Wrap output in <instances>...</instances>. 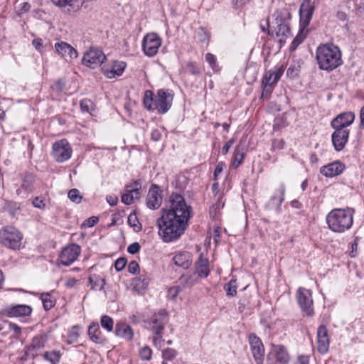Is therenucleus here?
Wrapping results in <instances>:
<instances>
[{
    "label": "nucleus",
    "instance_id": "obj_1",
    "mask_svg": "<svg viewBox=\"0 0 364 364\" xmlns=\"http://www.w3.org/2000/svg\"><path fill=\"white\" fill-rule=\"evenodd\" d=\"M192 216V208L188 205L183 196L172 193L169 198L167 209L157 220L159 233L164 242H171L181 237L188 226Z\"/></svg>",
    "mask_w": 364,
    "mask_h": 364
},
{
    "label": "nucleus",
    "instance_id": "obj_2",
    "mask_svg": "<svg viewBox=\"0 0 364 364\" xmlns=\"http://www.w3.org/2000/svg\"><path fill=\"white\" fill-rule=\"evenodd\" d=\"M316 60L318 68L331 72L342 63V53L338 46L332 43L321 44L316 50Z\"/></svg>",
    "mask_w": 364,
    "mask_h": 364
},
{
    "label": "nucleus",
    "instance_id": "obj_3",
    "mask_svg": "<svg viewBox=\"0 0 364 364\" xmlns=\"http://www.w3.org/2000/svg\"><path fill=\"white\" fill-rule=\"evenodd\" d=\"M354 210L353 208H335L326 216L328 228L337 233H343L349 230L353 223Z\"/></svg>",
    "mask_w": 364,
    "mask_h": 364
},
{
    "label": "nucleus",
    "instance_id": "obj_4",
    "mask_svg": "<svg viewBox=\"0 0 364 364\" xmlns=\"http://www.w3.org/2000/svg\"><path fill=\"white\" fill-rule=\"evenodd\" d=\"M173 95L168 91L161 89L158 90L156 98L151 90H146L144 96V105L148 110L156 109L159 114L166 113L171 108Z\"/></svg>",
    "mask_w": 364,
    "mask_h": 364
},
{
    "label": "nucleus",
    "instance_id": "obj_5",
    "mask_svg": "<svg viewBox=\"0 0 364 364\" xmlns=\"http://www.w3.org/2000/svg\"><path fill=\"white\" fill-rule=\"evenodd\" d=\"M273 16L275 19L277 26L275 28L276 36L279 38V41H285L286 38L291 36L289 21L291 18V14L287 9L277 10Z\"/></svg>",
    "mask_w": 364,
    "mask_h": 364
},
{
    "label": "nucleus",
    "instance_id": "obj_6",
    "mask_svg": "<svg viewBox=\"0 0 364 364\" xmlns=\"http://www.w3.org/2000/svg\"><path fill=\"white\" fill-rule=\"evenodd\" d=\"M22 239V234L14 227L7 226L0 230V243L6 247L19 249Z\"/></svg>",
    "mask_w": 364,
    "mask_h": 364
},
{
    "label": "nucleus",
    "instance_id": "obj_7",
    "mask_svg": "<svg viewBox=\"0 0 364 364\" xmlns=\"http://www.w3.org/2000/svg\"><path fill=\"white\" fill-rule=\"evenodd\" d=\"M284 72L283 65L276 66L274 70L266 72L263 76L262 85L263 91L262 97H267L272 90V86L276 85Z\"/></svg>",
    "mask_w": 364,
    "mask_h": 364
},
{
    "label": "nucleus",
    "instance_id": "obj_8",
    "mask_svg": "<svg viewBox=\"0 0 364 364\" xmlns=\"http://www.w3.org/2000/svg\"><path fill=\"white\" fill-rule=\"evenodd\" d=\"M73 154V149L66 139L55 141L52 146V156L58 163L69 160Z\"/></svg>",
    "mask_w": 364,
    "mask_h": 364
},
{
    "label": "nucleus",
    "instance_id": "obj_9",
    "mask_svg": "<svg viewBox=\"0 0 364 364\" xmlns=\"http://www.w3.org/2000/svg\"><path fill=\"white\" fill-rule=\"evenodd\" d=\"M296 299L303 314L311 317L314 314L311 291L303 287L299 288Z\"/></svg>",
    "mask_w": 364,
    "mask_h": 364
},
{
    "label": "nucleus",
    "instance_id": "obj_10",
    "mask_svg": "<svg viewBox=\"0 0 364 364\" xmlns=\"http://www.w3.org/2000/svg\"><path fill=\"white\" fill-rule=\"evenodd\" d=\"M81 248L78 245L71 244L64 247L58 255V264L70 266L79 257Z\"/></svg>",
    "mask_w": 364,
    "mask_h": 364
},
{
    "label": "nucleus",
    "instance_id": "obj_11",
    "mask_svg": "<svg viewBox=\"0 0 364 364\" xmlns=\"http://www.w3.org/2000/svg\"><path fill=\"white\" fill-rule=\"evenodd\" d=\"M142 183L141 180H136L124 187V192L122 195L121 200L125 205H131L140 198Z\"/></svg>",
    "mask_w": 364,
    "mask_h": 364
},
{
    "label": "nucleus",
    "instance_id": "obj_12",
    "mask_svg": "<svg viewBox=\"0 0 364 364\" xmlns=\"http://www.w3.org/2000/svg\"><path fill=\"white\" fill-rule=\"evenodd\" d=\"M162 40L156 33L146 34L143 39L142 48L146 55L154 56L161 46Z\"/></svg>",
    "mask_w": 364,
    "mask_h": 364
},
{
    "label": "nucleus",
    "instance_id": "obj_13",
    "mask_svg": "<svg viewBox=\"0 0 364 364\" xmlns=\"http://www.w3.org/2000/svg\"><path fill=\"white\" fill-rule=\"evenodd\" d=\"M290 356L283 346H273L267 354V364H289Z\"/></svg>",
    "mask_w": 364,
    "mask_h": 364
},
{
    "label": "nucleus",
    "instance_id": "obj_14",
    "mask_svg": "<svg viewBox=\"0 0 364 364\" xmlns=\"http://www.w3.org/2000/svg\"><path fill=\"white\" fill-rule=\"evenodd\" d=\"M106 56L102 50L91 48L83 55L82 63L90 68H95L100 66L105 60Z\"/></svg>",
    "mask_w": 364,
    "mask_h": 364
},
{
    "label": "nucleus",
    "instance_id": "obj_15",
    "mask_svg": "<svg viewBox=\"0 0 364 364\" xmlns=\"http://www.w3.org/2000/svg\"><path fill=\"white\" fill-rule=\"evenodd\" d=\"M48 341L46 334H39L35 336L29 346L25 348V354L26 357L34 358L44 348Z\"/></svg>",
    "mask_w": 364,
    "mask_h": 364
},
{
    "label": "nucleus",
    "instance_id": "obj_16",
    "mask_svg": "<svg viewBox=\"0 0 364 364\" xmlns=\"http://www.w3.org/2000/svg\"><path fill=\"white\" fill-rule=\"evenodd\" d=\"M335 131L331 135L332 143L335 149L341 151L345 147L349 137V129L333 128Z\"/></svg>",
    "mask_w": 364,
    "mask_h": 364
},
{
    "label": "nucleus",
    "instance_id": "obj_17",
    "mask_svg": "<svg viewBox=\"0 0 364 364\" xmlns=\"http://www.w3.org/2000/svg\"><path fill=\"white\" fill-rule=\"evenodd\" d=\"M166 323L167 314L165 311L161 310L152 316L149 324L155 334H159L164 331Z\"/></svg>",
    "mask_w": 364,
    "mask_h": 364
},
{
    "label": "nucleus",
    "instance_id": "obj_18",
    "mask_svg": "<svg viewBox=\"0 0 364 364\" xmlns=\"http://www.w3.org/2000/svg\"><path fill=\"white\" fill-rule=\"evenodd\" d=\"M314 10L311 0H303L299 9L300 26L302 29L309 24Z\"/></svg>",
    "mask_w": 364,
    "mask_h": 364
},
{
    "label": "nucleus",
    "instance_id": "obj_19",
    "mask_svg": "<svg viewBox=\"0 0 364 364\" xmlns=\"http://www.w3.org/2000/svg\"><path fill=\"white\" fill-rule=\"evenodd\" d=\"M162 203L161 191L157 185H152L146 196V205L152 210L158 209Z\"/></svg>",
    "mask_w": 364,
    "mask_h": 364
},
{
    "label": "nucleus",
    "instance_id": "obj_20",
    "mask_svg": "<svg viewBox=\"0 0 364 364\" xmlns=\"http://www.w3.org/2000/svg\"><path fill=\"white\" fill-rule=\"evenodd\" d=\"M252 354L256 364H263L264 360V348L260 338L252 333Z\"/></svg>",
    "mask_w": 364,
    "mask_h": 364
},
{
    "label": "nucleus",
    "instance_id": "obj_21",
    "mask_svg": "<svg viewBox=\"0 0 364 364\" xmlns=\"http://www.w3.org/2000/svg\"><path fill=\"white\" fill-rule=\"evenodd\" d=\"M355 119V114L352 112H346L341 113L335 117L331 122L333 128L346 129L350 125Z\"/></svg>",
    "mask_w": 364,
    "mask_h": 364
},
{
    "label": "nucleus",
    "instance_id": "obj_22",
    "mask_svg": "<svg viewBox=\"0 0 364 364\" xmlns=\"http://www.w3.org/2000/svg\"><path fill=\"white\" fill-rule=\"evenodd\" d=\"M56 52L66 60H71L77 58V50L70 44L60 41L55 44Z\"/></svg>",
    "mask_w": 364,
    "mask_h": 364
},
{
    "label": "nucleus",
    "instance_id": "obj_23",
    "mask_svg": "<svg viewBox=\"0 0 364 364\" xmlns=\"http://www.w3.org/2000/svg\"><path fill=\"white\" fill-rule=\"evenodd\" d=\"M126 63L122 61H114L111 65L103 68L104 75L108 78L121 76L126 68Z\"/></svg>",
    "mask_w": 364,
    "mask_h": 364
},
{
    "label": "nucleus",
    "instance_id": "obj_24",
    "mask_svg": "<svg viewBox=\"0 0 364 364\" xmlns=\"http://www.w3.org/2000/svg\"><path fill=\"white\" fill-rule=\"evenodd\" d=\"M172 261L177 267L186 269L192 264V255L189 252L180 251L175 253Z\"/></svg>",
    "mask_w": 364,
    "mask_h": 364
},
{
    "label": "nucleus",
    "instance_id": "obj_25",
    "mask_svg": "<svg viewBox=\"0 0 364 364\" xmlns=\"http://www.w3.org/2000/svg\"><path fill=\"white\" fill-rule=\"evenodd\" d=\"M317 338L318 351L321 353H326L329 346V338L327 328L324 325L318 326L317 330Z\"/></svg>",
    "mask_w": 364,
    "mask_h": 364
},
{
    "label": "nucleus",
    "instance_id": "obj_26",
    "mask_svg": "<svg viewBox=\"0 0 364 364\" xmlns=\"http://www.w3.org/2000/svg\"><path fill=\"white\" fill-rule=\"evenodd\" d=\"M284 193L285 187L283 184H280L276 193L271 197L270 200L267 204V208L279 211L281 205L284 199Z\"/></svg>",
    "mask_w": 364,
    "mask_h": 364
},
{
    "label": "nucleus",
    "instance_id": "obj_27",
    "mask_svg": "<svg viewBox=\"0 0 364 364\" xmlns=\"http://www.w3.org/2000/svg\"><path fill=\"white\" fill-rule=\"evenodd\" d=\"M195 273L199 278H206L210 274L209 260L200 254L195 264Z\"/></svg>",
    "mask_w": 364,
    "mask_h": 364
},
{
    "label": "nucleus",
    "instance_id": "obj_28",
    "mask_svg": "<svg viewBox=\"0 0 364 364\" xmlns=\"http://www.w3.org/2000/svg\"><path fill=\"white\" fill-rule=\"evenodd\" d=\"M114 333L117 336L127 341H131L134 337V331L132 327L122 321L116 323Z\"/></svg>",
    "mask_w": 364,
    "mask_h": 364
},
{
    "label": "nucleus",
    "instance_id": "obj_29",
    "mask_svg": "<svg viewBox=\"0 0 364 364\" xmlns=\"http://www.w3.org/2000/svg\"><path fill=\"white\" fill-rule=\"evenodd\" d=\"M344 165L339 161L331 163L321 168V173L326 177H333L343 172Z\"/></svg>",
    "mask_w": 364,
    "mask_h": 364
},
{
    "label": "nucleus",
    "instance_id": "obj_30",
    "mask_svg": "<svg viewBox=\"0 0 364 364\" xmlns=\"http://www.w3.org/2000/svg\"><path fill=\"white\" fill-rule=\"evenodd\" d=\"M32 309L30 306L19 304L7 309V315L10 317L26 316L31 314Z\"/></svg>",
    "mask_w": 364,
    "mask_h": 364
},
{
    "label": "nucleus",
    "instance_id": "obj_31",
    "mask_svg": "<svg viewBox=\"0 0 364 364\" xmlns=\"http://www.w3.org/2000/svg\"><path fill=\"white\" fill-rule=\"evenodd\" d=\"M88 335L90 339L96 343H102L103 342L98 323L94 322L90 325L88 328Z\"/></svg>",
    "mask_w": 364,
    "mask_h": 364
},
{
    "label": "nucleus",
    "instance_id": "obj_32",
    "mask_svg": "<svg viewBox=\"0 0 364 364\" xmlns=\"http://www.w3.org/2000/svg\"><path fill=\"white\" fill-rule=\"evenodd\" d=\"M149 281L150 279L149 277L141 275L139 277L133 279L132 285L137 292L140 293L147 288Z\"/></svg>",
    "mask_w": 364,
    "mask_h": 364
},
{
    "label": "nucleus",
    "instance_id": "obj_33",
    "mask_svg": "<svg viewBox=\"0 0 364 364\" xmlns=\"http://www.w3.org/2000/svg\"><path fill=\"white\" fill-rule=\"evenodd\" d=\"M89 284L92 287V289L93 290H99L101 291L103 289L104 286L105 284V279L102 278L100 275L97 274H92L90 276Z\"/></svg>",
    "mask_w": 364,
    "mask_h": 364
},
{
    "label": "nucleus",
    "instance_id": "obj_34",
    "mask_svg": "<svg viewBox=\"0 0 364 364\" xmlns=\"http://www.w3.org/2000/svg\"><path fill=\"white\" fill-rule=\"evenodd\" d=\"M198 278L199 277L195 272L192 274H183L179 278V282L185 287H191L197 283Z\"/></svg>",
    "mask_w": 364,
    "mask_h": 364
},
{
    "label": "nucleus",
    "instance_id": "obj_35",
    "mask_svg": "<svg viewBox=\"0 0 364 364\" xmlns=\"http://www.w3.org/2000/svg\"><path fill=\"white\" fill-rule=\"evenodd\" d=\"M41 299L46 310H49L55 306V299L50 293H42Z\"/></svg>",
    "mask_w": 364,
    "mask_h": 364
},
{
    "label": "nucleus",
    "instance_id": "obj_36",
    "mask_svg": "<svg viewBox=\"0 0 364 364\" xmlns=\"http://www.w3.org/2000/svg\"><path fill=\"white\" fill-rule=\"evenodd\" d=\"M51 1L59 7L70 6L73 10H78L77 0H51Z\"/></svg>",
    "mask_w": 364,
    "mask_h": 364
},
{
    "label": "nucleus",
    "instance_id": "obj_37",
    "mask_svg": "<svg viewBox=\"0 0 364 364\" xmlns=\"http://www.w3.org/2000/svg\"><path fill=\"white\" fill-rule=\"evenodd\" d=\"M43 357L52 364H57L60 362L61 354L58 350L47 351L44 353Z\"/></svg>",
    "mask_w": 364,
    "mask_h": 364
},
{
    "label": "nucleus",
    "instance_id": "obj_38",
    "mask_svg": "<svg viewBox=\"0 0 364 364\" xmlns=\"http://www.w3.org/2000/svg\"><path fill=\"white\" fill-rule=\"evenodd\" d=\"M100 324L107 331L111 332L114 328V320L107 315H103L100 318Z\"/></svg>",
    "mask_w": 364,
    "mask_h": 364
},
{
    "label": "nucleus",
    "instance_id": "obj_39",
    "mask_svg": "<svg viewBox=\"0 0 364 364\" xmlns=\"http://www.w3.org/2000/svg\"><path fill=\"white\" fill-rule=\"evenodd\" d=\"M68 198L73 203L79 204L81 203L82 196L80 193V191L77 188H73L69 191L68 193Z\"/></svg>",
    "mask_w": 364,
    "mask_h": 364
},
{
    "label": "nucleus",
    "instance_id": "obj_40",
    "mask_svg": "<svg viewBox=\"0 0 364 364\" xmlns=\"http://www.w3.org/2000/svg\"><path fill=\"white\" fill-rule=\"evenodd\" d=\"M224 289L228 296H234L237 293L236 279H232L224 286Z\"/></svg>",
    "mask_w": 364,
    "mask_h": 364
},
{
    "label": "nucleus",
    "instance_id": "obj_41",
    "mask_svg": "<svg viewBox=\"0 0 364 364\" xmlns=\"http://www.w3.org/2000/svg\"><path fill=\"white\" fill-rule=\"evenodd\" d=\"M205 60L208 63L214 72H217L220 70L219 65L217 63V58L213 54L210 53H206Z\"/></svg>",
    "mask_w": 364,
    "mask_h": 364
},
{
    "label": "nucleus",
    "instance_id": "obj_42",
    "mask_svg": "<svg viewBox=\"0 0 364 364\" xmlns=\"http://www.w3.org/2000/svg\"><path fill=\"white\" fill-rule=\"evenodd\" d=\"M128 224L134 228V230L138 232L141 230V225L139 224L136 214L132 213L128 216Z\"/></svg>",
    "mask_w": 364,
    "mask_h": 364
},
{
    "label": "nucleus",
    "instance_id": "obj_43",
    "mask_svg": "<svg viewBox=\"0 0 364 364\" xmlns=\"http://www.w3.org/2000/svg\"><path fill=\"white\" fill-rule=\"evenodd\" d=\"M244 159V153L242 151H240L239 148H237L235 151L234 154V161L232 163V166L234 168H237L239 165L242 163Z\"/></svg>",
    "mask_w": 364,
    "mask_h": 364
},
{
    "label": "nucleus",
    "instance_id": "obj_44",
    "mask_svg": "<svg viewBox=\"0 0 364 364\" xmlns=\"http://www.w3.org/2000/svg\"><path fill=\"white\" fill-rule=\"evenodd\" d=\"M152 350L148 346H144L139 351V355L144 360H149L151 358Z\"/></svg>",
    "mask_w": 364,
    "mask_h": 364
},
{
    "label": "nucleus",
    "instance_id": "obj_45",
    "mask_svg": "<svg viewBox=\"0 0 364 364\" xmlns=\"http://www.w3.org/2000/svg\"><path fill=\"white\" fill-rule=\"evenodd\" d=\"M177 353L173 348H166L163 351V358L164 360H171L176 356Z\"/></svg>",
    "mask_w": 364,
    "mask_h": 364
},
{
    "label": "nucleus",
    "instance_id": "obj_46",
    "mask_svg": "<svg viewBox=\"0 0 364 364\" xmlns=\"http://www.w3.org/2000/svg\"><path fill=\"white\" fill-rule=\"evenodd\" d=\"M33 181V179L31 175H26L23 179L21 187L26 191H30Z\"/></svg>",
    "mask_w": 364,
    "mask_h": 364
},
{
    "label": "nucleus",
    "instance_id": "obj_47",
    "mask_svg": "<svg viewBox=\"0 0 364 364\" xmlns=\"http://www.w3.org/2000/svg\"><path fill=\"white\" fill-rule=\"evenodd\" d=\"M80 105L82 112H90V107L92 105V102L90 100L84 99L80 101Z\"/></svg>",
    "mask_w": 364,
    "mask_h": 364
},
{
    "label": "nucleus",
    "instance_id": "obj_48",
    "mask_svg": "<svg viewBox=\"0 0 364 364\" xmlns=\"http://www.w3.org/2000/svg\"><path fill=\"white\" fill-rule=\"evenodd\" d=\"M6 328L9 330L14 331L16 333H21V328L18 326H17L15 323L8 322V321H3V328Z\"/></svg>",
    "mask_w": 364,
    "mask_h": 364
},
{
    "label": "nucleus",
    "instance_id": "obj_49",
    "mask_svg": "<svg viewBox=\"0 0 364 364\" xmlns=\"http://www.w3.org/2000/svg\"><path fill=\"white\" fill-rule=\"evenodd\" d=\"M181 291L180 287L175 286L168 289V297L172 299H175Z\"/></svg>",
    "mask_w": 364,
    "mask_h": 364
},
{
    "label": "nucleus",
    "instance_id": "obj_50",
    "mask_svg": "<svg viewBox=\"0 0 364 364\" xmlns=\"http://www.w3.org/2000/svg\"><path fill=\"white\" fill-rule=\"evenodd\" d=\"M127 264V260L124 257L117 259L114 263V267L117 272L122 271Z\"/></svg>",
    "mask_w": 364,
    "mask_h": 364
},
{
    "label": "nucleus",
    "instance_id": "obj_51",
    "mask_svg": "<svg viewBox=\"0 0 364 364\" xmlns=\"http://www.w3.org/2000/svg\"><path fill=\"white\" fill-rule=\"evenodd\" d=\"M304 39V37L301 34L299 33L293 40L291 46V48L292 50H295L299 45H300Z\"/></svg>",
    "mask_w": 364,
    "mask_h": 364
},
{
    "label": "nucleus",
    "instance_id": "obj_52",
    "mask_svg": "<svg viewBox=\"0 0 364 364\" xmlns=\"http://www.w3.org/2000/svg\"><path fill=\"white\" fill-rule=\"evenodd\" d=\"M225 164L223 162H219L216 166L214 171V180L217 181L218 176L223 171Z\"/></svg>",
    "mask_w": 364,
    "mask_h": 364
},
{
    "label": "nucleus",
    "instance_id": "obj_53",
    "mask_svg": "<svg viewBox=\"0 0 364 364\" xmlns=\"http://www.w3.org/2000/svg\"><path fill=\"white\" fill-rule=\"evenodd\" d=\"M140 250V245L138 242H134L129 245L127 248V251L130 254H136Z\"/></svg>",
    "mask_w": 364,
    "mask_h": 364
},
{
    "label": "nucleus",
    "instance_id": "obj_54",
    "mask_svg": "<svg viewBox=\"0 0 364 364\" xmlns=\"http://www.w3.org/2000/svg\"><path fill=\"white\" fill-rule=\"evenodd\" d=\"M139 268V264L136 261H132L128 265V271L131 274H136Z\"/></svg>",
    "mask_w": 364,
    "mask_h": 364
},
{
    "label": "nucleus",
    "instance_id": "obj_55",
    "mask_svg": "<svg viewBox=\"0 0 364 364\" xmlns=\"http://www.w3.org/2000/svg\"><path fill=\"white\" fill-rule=\"evenodd\" d=\"M32 45L36 48V50L41 52L43 50V41L41 38H36L33 40Z\"/></svg>",
    "mask_w": 364,
    "mask_h": 364
},
{
    "label": "nucleus",
    "instance_id": "obj_56",
    "mask_svg": "<svg viewBox=\"0 0 364 364\" xmlns=\"http://www.w3.org/2000/svg\"><path fill=\"white\" fill-rule=\"evenodd\" d=\"M33 205L38 208L43 209L46 206L44 201L39 197H36L33 200Z\"/></svg>",
    "mask_w": 364,
    "mask_h": 364
},
{
    "label": "nucleus",
    "instance_id": "obj_57",
    "mask_svg": "<svg viewBox=\"0 0 364 364\" xmlns=\"http://www.w3.org/2000/svg\"><path fill=\"white\" fill-rule=\"evenodd\" d=\"M259 26L263 32L269 34V21L268 18L262 21L259 24Z\"/></svg>",
    "mask_w": 364,
    "mask_h": 364
},
{
    "label": "nucleus",
    "instance_id": "obj_58",
    "mask_svg": "<svg viewBox=\"0 0 364 364\" xmlns=\"http://www.w3.org/2000/svg\"><path fill=\"white\" fill-rule=\"evenodd\" d=\"M235 143V139H230L224 146L222 148V154H228V152L229 151L230 149L232 146V145L234 144Z\"/></svg>",
    "mask_w": 364,
    "mask_h": 364
},
{
    "label": "nucleus",
    "instance_id": "obj_59",
    "mask_svg": "<svg viewBox=\"0 0 364 364\" xmlns=\"http://www.w3.org/2000/svg\"><path fill=\"white\" fill-rule=\"evenodd\" d=\"M106 200L111 206H114L118 203L117 196L113 194L107 196Z\"/></svg>",
    "mask_w": 364,
    "mask_h": 364
},
{
    "label": "nucleus",
    "instance_id": "obj_60",
    "mask_svg": "<svg viewBox=\"0 0 364 364\" xmlns=\"http://www.w3.org/2000/svg\"><path fill=\"white\" fill-rule=\"evenodd\" d=\"M77 282H78V280L76 279L75 278L69 277L66 280L65 287L69 289L73 288L77 284Z\"/></svg>",
    "mask_w": 364,
    "mask_h": 364
},
{
    "label": "nucleus",
    "instance_id": "obj_61",
    "mask_svg": "<svg viewBox=\"0 0 364 364\" xmlns=\"http://www.w3.org/2000/svg\"><path fill=\"white\" fill-rule=\"evenodd\" d=\"M294 364H309V357L307 355H299Z\"/></svg>",
    "mask_w": 364,
    "mask_h": 364
},
{
    "label": "nucleus",
    "instance_id": "obj_62",
    "mask_svg": "<svg viewBox=\"0 0 364 364\" xmlns=\"http://www.w3.org/2000/svg\"><path fill=\"white\" fill-rule=\"evenodd\" d=\"M64 85L61 80H58L53 84L51 86L53 90L56 92H61L63 89Z\"/></svg>",
    "mask_w": 364,
    "mask_h": 364
},
{
    "label": "nucleus",
    "instance_id": "obj_63",
    "mask_svg": "<svg viewBox=\"0 0 364 364\" xmlns=\"http://www.w3.org/2000/svg\"><path fill=\"white\" fill-rule=\"evenodd\" d=\"M161 137V132L158 129H154L151 132V138L152 140L157 141H159Z\"/></svg>",
    "mask_w": 364,
    "mask_h": 364
},
{
    "label": "nucleus",
    "instance_id": "obj_64",
    "mask_svg": "<svg viewBox=\"0 0 364 364\" xmlns=\"http://www.w3.org/2000/svg\"><path fill=\"white\" fill-rule=\"evenodd\" d=\"M188 68H189L190 73H191L193 75H196L200 73L199 69L193 63H189L188 64Z\"/></svg>",
    "mask_w": 364,
    "mask_h": 364
}]
</instances>
